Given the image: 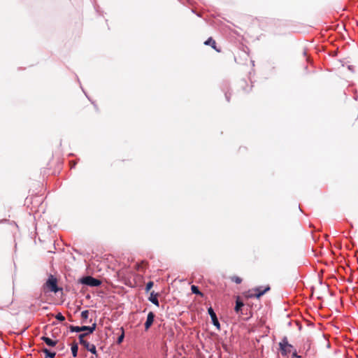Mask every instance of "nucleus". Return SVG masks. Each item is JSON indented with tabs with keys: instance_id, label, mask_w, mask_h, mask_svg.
Listing matches in <instances>:
<instances>
[{
	"instance_id": "obj_6",
	"label": "nucleus",
	"mask_w": 358,
	"mask_h": 358,
	"mask_svg": "<svg viewBox=\"0 0 358 358\" xmlns=\"http://www.w3.org/2000/svg\"><path fill=\"white\" fill-rule=\"evenodd\" d=\"M270 290V287L268 285L265 288L263 289L262 287H258L254 289V296L257 299H259L262 296H263L266 292Z\"/></svg>"
},
{
	"instance_id": "obj_11",
	"label": "nucleus",
	"mask_w": 358,
	"mask_h": 358,
	"mask_svg": "<svg viewBox=\"0 0 358 358\" xmlns=\"http://www.w3.org/2000/svg\"><path fill=\"white\" fill-rule=\"evenodd\" d=\"M243 306L244 303L239 299H237V300L236 301V306L234 308L236 313L239 314L240 312L242 310V308L243 307Z\"/></svg>"
},
{
	"instance_id": "obj_20",
	"label": "nucleus",
	"mask_w": 358,
	"mask_h": 358,
	"mask_svg": "<svg viewBox=\"0 0 358 358\" xmlns=\"http://www.w3.org/2000/svg\"><path fill=\"white\" fill-rule=\"evenodd\" d=\"M89 317V310H85L81 312V317L83 320H87Z\"/></svg>"
},
{
	"instance_id": "obj_17",
	"label": "nucleus",
	"mask_w": 358,
	"mask_h": 358,
	"mask_svg": "<svg viewBox=\"0 0 358 358\" xmlns=\"http://www.w3.org/2000/svg\"><path fill=\"white\" fill-rule=\"evenodd\" d=\"M231 280L232 282H234L236 284H240L242 282V279L236 275L231 277Z\"/></svg>"
},
{
	"instance_id": "obj_1",
	"label": "nucleus",
	"mask_w": 358,
	"mask_h": 358,
	"mask_svg": "<svg viewBox=\"0 0 358 358\" xmlns=\"http://www.w3.org/2000/svg\"><path fill=\"white\" fill-rule=\"evenodd\" d=\"M280 350L282 356H287L291 352L293 345L288 343L287 338L283 337L282 341L279 343Z\"/></svg>"
},
{
	"instance_id": "obj_8",
	"label": "nucleus",
	"mask_w": 358,
	"mask_h": 358,
	"mask_svg": "<svg viewBox=\"0 0 358 358\" xmlns=\"http://www.w3.org/2000/svg\"><path fill=\"white\" fill-rule=\"evenodd\" d=\"M158 296H159V294L158 293H155L154 291H152L150 293V297L148 298V300L150 302H152L154 305L157 306V307L159 306V300H158Z\"/></svg>"
},
{
	"instance_id": "obj_4",
	"label": "nucleus",
	"mask_w": 358,
	"mask_h": 358,
	"mask_svg": "<svg viewBox=\"0 0 358 358\" xmlns=\"http://www.w3.org/2000/svg\"><path fill=\"white\" fill-rule=\"evenodd\" d=\"M46 286L49 288V289L51 292H53L55 293L57 292L59 290V288L57 287V278L53 277V275H50L47 282H46Z\"/></svg>"
},
{
	"instance_id": "obj_23",
	"label": "nucleus",
	"mask_w": 358,
	"mask_h": 358,
	"mask_svg": "<svg viewBox=\"0 0 358 358\" xmlns=\"http://www.w3.org/2000/svg\"><path fill=\"white\" fill-rule=\"evenodd\" d=\"M82 327H84L85 328V329H84V331H85V332H89V327L88 326H82Z\"/></svg>"
},
{
	"instance_id": "obj_12",
	"label": "nucleus",
	"mask_w": 358,
	"mask_h": 358,
	"mask_svg": "<svg viewBox=\"0 0 358 358\" xmlns=\"http://www.w3.org/2000/svg\"><path fill=\"white\" fill-rule=\"evenodd\" d=\"M71 353L73 357H76L78 356V343H73L71 345Z\"/></svg>"
},
{
	"instance_id": "obj_19",
	"label": "nucleus",
	"mask_w": 358,
	"mask_h": 358,
	"mask_svg": "<svg viewBox=\"0 0 358 358\" xmlns=\"http://www.w3.org/2000/svg\"><path fill=\"white\" fill-rule=\"evenodd\" d=\"M154 285V282L152 281H149L147 284H146V286H145V292H148L151 289L152 287H153Z\"/></svg>"
},
{
	"instance_id": "obj_25",
	"label": "nucleus",
	"mask_w": 358,
	"mask_h": 358,
	"mask_svg": "<svg viewBox=\"0 0 358 358\" xmlns=\"http://www.w3.org/2000/svg\"><path fill=\"white\" fill-rule=\"evenodd\" d=\"M91 358H94V357H91Z\"/></svg>"
},
{
	"instance_id": "obj_16",
	"label": "nucleus",
	"mask_w": 358,
	"mask_h": 358,
	"mask_svg": "<svg viewBox=\"0 0 358 358\" xmlns=\"http://www.w3.org/2000/svg\"><path fill=\"white\" fill-rule=\"evenodd\" d=\"M122 329V334L120 335L117 339V343L120 344L122 343L124 338V332L123 328H121Z\"/></svg>"
},
{
	"instance_id": "obj_15",
	"label": "nucleus",
	"mask_w": 358,
	"mask_h": 358,
	"mask_svg": "<svg viewBox=\"0 0 358 358\" xmlns=\"http://www.w3.org/2000/svg\"><path fill=\"white\" fill-rule=\"evenodd\" d=\"M191 290H192V293H194L195 294H198V295H201V296L202 295V293L199 291V287L196 285H192Z\"/></svg>"
},
{
	"instance_id": "obj_22",
	"label": "nucleus",
	"mask_w": 358,
	"mask_h": 358,
	"mask_svg": "<svg viewBox=\"0 0 358 358\" xmlns=\"http://www.w3.org/2000/svg\"><path fill=\"white\" fill-rule=\"evenodd\" d=\"M225 98H226L227 101H229V100H230V95L227 92L225 93Z\"/></svg>"
},
{
	"instance_id": "obj_2",
	"label": "nucleus",
	"mask_w": 358,
	"mask_h": 358,
	"mask_svg": "<svg viewBox=\"0 0 358 358\" xmlns=\"http://www.w3.org/2000/svg\"><path fill=\"white\" fill-rule=\"evenodd\" d=\"M87 336V334H80L78 336L79 342L81 345H83L87 350L90 351L91 353L96 355V346L94 344H90L87 341L84 340V338Z\"/></svg>"
},
{
	"instance_id": "obj_5",
	"label": "nucleus",
	"mask_w": 358,
	"mask_h": 358,
	"mask_svg": "<svg viewBox=\"0 0 358 358\" xmlns=\"http://www.w3.org/2000/svg\"><path fill=\"white\" fill-rule=\"evenodd\" d=\"M208 313L209 315L210 316L213 324L215 327H216L217 329H220V322L217 317L216 313H215V311L212 307H209L208 308Z\"/></svg>"
},
{
	"instance_id": "obj_10",
	"label": "nucleus",
	"mask_w": 358,
	"mask_h": 358,
	"mask_svg": "<svg viewBox=\"0 0 358 358\" xmlns=\"http://www.w3.org/2000/svg\"><path fill=\"white\" fill-rule=\"evenodd\" d=\"M41 339L45 343L46 345H48L50 347H54L56 345L57 341H53L49 337L43 336Z\"/></svg>"
},
{
	"instance_id": "obj_18",
	"label": "nucleus",
	"mask_w": 358,
	"mask_h": 358,
	"mask_svg": "<svg viewBox=\"0 0 358 358\" xmlns=\"http://www.w3.org/2000/svg\"><path fill=\"white\" fill-rule=\"evenodd\" d=\"M89 327V332H85L84 334H87V336L90 334H92L94 331L96 329V324L94 323L92 326H88Z\"/></svg>"
},
{
	"instance_id": "obj_13",
	"label": "nucleus",
	"mask_w": 358,
	"mask_h": 358,
	"mask_svg": "<svg viewBox=\"0 0 358 358\" xmlns=\"http://www.w3.org/2000/svg\"><path fill=\"white\" fill-rule=\"evenodd\" d=\"M84 327H78V326H73V325H70L69 326V330L71 332H80V331H84Z\"/></svg>"
},
{
	"instance_id": "obj_21",
	"label": "nucleus",
	"mask_w": 358,
	"mask_h": 358,
	"mask_svg": "<svg viewBox=\"0 0 358 358\" xmlns=\"http://www.w3.org/2000/svg\"><path fill=\"white\" fill-rule=\"evenodd\" d=\"M55 318L60 322L65 320V317L61 313H57L55 316Z\"/></svg>"
},
{
	"instance_id": "obj_24",
	"label": "nucleus",
	"mask_w": 358,
	"mask_h": 358,
	"mask_svg": "<svg viewBox=\"0 0 358 358\" xmlns=\"http://www.w3.org/2000/svg\"><path fill=\"white\" fill-rule=\"evenodd\" d=\"M293 357H296V358L300 357V356L297 355V353L296 352L293 354Z\"/></svg>"
},
{
	"instance_id": "obj_7",
	"label": "nucleus",
	"mask_w": 358,
	"mask_h": 358,
	"mask_svg": "<svg viewBox=\"0 0 358 358\" xmlns=\"http://www.w3.org/2000/svg\"><path fill=\"white\" fill-rule=\"evenodd\" d=\"M155 315L153 312H149L147 316L146 321L144 324L145 325V329L147 331L148 330L152 324H153L154 320H155Z\"/></svg>"
},
{
	"instance_id": "obj_3",
	"label": "nucleus",
	"mask_w": 358,
	"mask_h": 358,
	"mask_svg": "<svg viewBox=\"0 0 358 358\" xmlns=\"http://www.w3.org/2000/svg\"><path fill=\"white\" fill-rule=\"evenodd\" d=\"M80 282L92 287H99L101 284V280L90 275L82 278Z\"/></svg>"
},
{
	"instance_id": "obj_14",
	"label": "nucleus",
	"mask_w": 358,
	"mask_h": 358,
	"mask_svg": "<svg viewBox=\"0 0 358 358\" xmlns=\"http://www.w3.org/2000/svg\"><path fill=\"white\" fill-rule=\"evenodd\" d=\"M43 353L45 355V357L55 358L56 353L55 352H50L47 348L43 350Z\"/></svg>"
},
{
	"instance_id": "obj_9",
	"label": "nucleus",
	"mask_w": 358,
	"mask_h": 358,
	"mask_svg": "<svg viewBox=\"0 0 358 358\" xmlns=\"http://www.w3.org/2000/svg\"><path fill=\"white\" fill-rule=\"evenodd\" d=\"M204 44L206 45H210L214 50H215L217 52H220L221 50L220 49L217 48L216 46V42L213 38L210 37L208 40H206L204 42Z\"/></svg>"
}]
</instances>
